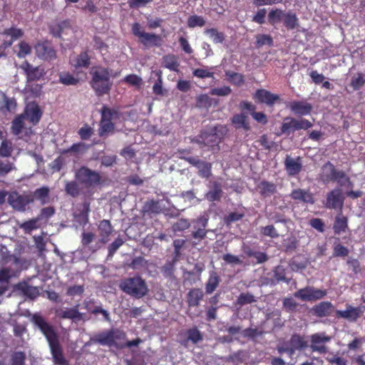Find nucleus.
I'll return each mask as SVG.
<instances>
[{
	"mask_svg": "<svg viewBox=\"0 0 365 365\" xmlns=\"http://www.w3.org/2000/svg\"><path fill=\"white\" fill-rule=\"evenodd\" d=\"M31 322L40 329L46 337L51 351L53 361L56 365H68L63 348L60 344L58 336L52 325L46 322L39 313H35L31 317Z\"/></svg>",
	"mask_w": 365,
	"mask_h": 365,
	"instance_id": "1",
	"label": "nucleus"
},
{
	"mask_svg": "<svg viewBox=\"0 0 365 365\" xmlns=\"http://www.w3.org/2000/svg\"><path fill=\"white\" fill-rule=\"evenodd\" d=\"M91 79L90 85L97 96L108 94L111 90L113 83L110 80L114 77L108 68L103 66H93L90 71Z\"/></svg>",
	"mask_w": 365,
	"mask_h": 365,
	"instance_id": "2",
	"label": "nucleus"
},
{
	"mask_svg": "<svg viewBox=\"0 0 365 365\" xmlns=\"http://www.w3.org/2000/svg\"><path fill=\"white\" fill-rule=\"evenodd\" d=\"M226 126L217 125L209 131H202L194 140L200 147L206 150H219V143L227 133Z\"/></svg>",
	"mask_w": 365,
	"mask_h": 365,
	"instance_id": "3",
	"label": "nucleus"
},
{
	"mask_svg": "<svg viewBox=\"0 0 365 365\" xmlns=\"http://www.w3.org/2000/svg\"><path fill=\"white\" fill-rule=\"evenodd\" d=\"M119 118L120 112L118 108L103 106L101 110L98 135L101 138H106L112 134L115 130V123L113 121Z\"/></svg>",
	"mask_w": 365,
	"mask_h": 365,
	"instance_id": "4",
	"label": "nucleus"
},
{
	"mask_svg": "<svg viewBox=\"0 0 365 365\" xmlns=\"http://www.w3.org/2000/svg\"><path fill=\"white\" fill-rule=\"evenodd\" d=\"M319 178L324 183L336 182L340 186L351 183L350 178L341 170H337L334 164L327 161L322 167Z\"/></svg>",
	"mask_w": 365,
	"mask_h": 365,
	"instance_id": "5",
	"label": "nucleus"
},
{
	"mask_svg": "<svg viewBox=\"0 0 365 365\" xmlns=\"http://www.w3.org/2000/svg\"><path fill=\"white\" fill-rule=\"evenodd\" d=\"M120 288L125 293L137 299L144 297L148 291L144 280L140 277H129L121 281Z\"/></svg>",
	"mask_w": 365,
	"mask_h": 365,
	"instance_id": "6",
	"label": "nucleus"
},
{
	"mask_svg": "<svg viewBox=\"0 0 365 365\" xmlns=\"http://www.w3.org/2000/svg\"><path fill=\"white\" fill-rule=\"evenodd\" d=\"M75 178L84 188H93L101 183V174L88 167H81L75 174Z\"/></svg>",
	"mask_w": 365,
	"mask_h": 365,
	"instance_id": "7",
	"label": "nucleus"
},
{
	"mask_svg": "<svg viewBox=\"0 0 365 365\" xmlns=\"http://www.w3.org/2000/svg\"><path fill=\"white\" fill-rule=\"evenodd\" d=\"M312 126L313 123L307 119L287 117L281 125V134L289 135L296 130H308Z\"/></svg>",
	"mask_w": 365,
	"mask_h": 365,
	"instance_id": "8",
	"label": "nucleus"
},
{
	"mask_svg": "<svg viewBox=\"0 0 365 365\" xmlns=\"http://www.w3.org/2000/svg\"><path fill=\"white\" fill-rule=\"evenodd\" d=\"M8 202L14 210L24 212L26 206L34 202V197L31 194L21 195L14 191L9 195Z\"/></svg>",
	"mask_w": 365,
	"mask_h": 365,
	"instance_id": "9",
	"label": "nucleus"
},
{
	"mask_svg": "<svg viewBox=\"0 0 365 365\" xmlns=\"http://www.w3.org/2000/svg\"><path fill=\"white\" fill-rule=\"evenodd\" d=\"M344 200L345 197L341 190L339 188H336L327 194L326 200L324 202V205L327 209L342 212Z\"/></svg>",
	"mask_w": 365,
	"mask_h": 365,
	"instance_id": "10",
	"label": "nucleus"
},
{
	"mask_svg": "<svg viewBox=\"0 0 365 365\" xmlns=\"http://www.w3.org/2000/svg\"><path fill=\"white\" fill-rule=\"evenodd\" d=\"M131 30L133 34L138 38L140 43L145 46L156 45L158 41V36L145 32L141 25L138 22L132 24Z\"/></svg>",
	"mask_w": 365,
	"mask_h": 365,
	"instance_id": "11",
	"label": "nucleus"
},
{
	"mask_svg": "<svg viewBox=\"0 0 365 365\" xmlns=\"http://www.w3.org/2000/svg\"><path fill=\"white\" fill-rule=\"evenodd\" d=\"M36 56L43 61H53L56 58V51L47 41L38 42L35 46Z\"/></svg>",
	"mask_w": 365,
	"mask_h": 365,
	"instance_id": "12",
	"label": "nucleus"
},
{
	"mask_svg": "<svg viewBox=\"0 0 365 365\" xmlns=\"http://www.w3.org/2000/svg\"><path fill=\"white\" fill-rule=\"evenodd\" d=\"M24 71L28 82L40 80L45 74L44 68L41 66L34 67L29 61H25L20 66Z\"/></svg>",
	"mask_w": 365,
	"mask_h": 365,
	"instance_id": "13",
	"label": "nucleus"
},
{
	"mask_svg": "<svg viewBox=\"0 0 365 365\" xmlns=\"http://www.w3.org/2000/svg\"><path fill=\"white\" fill-rule=\"evenodd\" d=\"M91 342L94 344L107 346L109 347L115 345L113 329L103 331L94 334L91 338Z\"/></svg>",
	"mask_w": 365,
	"mask_h": 365,
	"instance_id": "14",
	"label": "nucleus"
},
{
	"mask_svg": "<svg viewBox=\"0 0 365 365\" xmlns=\"http://www.w3.org/2000/svg\"><path fill=\"white\" fill-rule=\"evenodd\" d=\"M186 160L198 170V175L208 179L212 175V164L195 157H189Z\"/></svg>",
	"mask_w": 365,
	"mask_h": 365,
	"instance_id": "15",
	"label": "nucleus"
},
{
	"mask_svg": "<svg viewBox=\"0 0 365 365\" xmlns=\"http://www.w3.org/2000/svg\"><path fill=\"white\" fill-rule=\"evenodd\" d=\"M331 340V337L325 334H314L311 336L310 349L314 352L325 354L327 352V348L324 343Z\"/></svg>",
	"mask_w": 365,
	"mask_h": 365,
	"instance_id": "16",
	"label": "nucleus"
},
{
	"mask_svg": "<svg viewBox=\"0 0 365 365\" xmlns=\"http://www.w3.org/2000/svg\"><path fill=\"white\" fill-rule=\"evenodd\" d=\"M288 108L294 114L299 116L308 115L313 110L312 105L306 101H291Z\"/></svg>",
	"mask_w": 365,
	"mask_h": 365,
	"instance_id": "17",
	"label": "nucleus"
},
{
	"mask_svg": "<svg viewBox=\"0 0 365 365\" xmlns=\"http://www.w3.org/2000/svg\"><path fill=\"white\" fill-rule=\"evenodd\" d=\"M336 317L339 319H345L349 322H356L361 314V310L359 307H354L351 305L346 304L345 310H336Z\"/></svg>",
	"mask_w": 365,
	"mask_h": 365,
	"instance_id": "18",
	"label": "nucleus"
},
{
	"mask_svg": "<svg viewBox=\"0 0 365 365\" xmlns=\"http://www.w3.org/2000/svg\"><path fill=\"white\" fill-rule=\"evenodd\" d=\"M289 196L293 200L297 202L310 205H313L315 202L314 195L309 190L301 188L294 189L292 190Z\"/></svg>",
	"mask_w": 365,
	"mask_h": 365,
	"instance_id": "19",
	"label": "nucleus"
},
{
	"mask_svg": "<svg viewBox=\"0 0 365 365\" xmlns=\"http://www.w3.org/2000/svg\"><path fill=\"white\" fill-rule=\"evenodd\" d=\"M23 114H24L26 119L36 125L41 120L42 112L37 103H31L26 106Z\"/></svg>",
	"mask_w": 365,
	"mask_h": 365,
	"instance_id": "20",
	"label": "nucleus"
},
{
	"mask_svg": "<svg viewBox=\"0 0 365 365\" xmlns=\"http://www.w3.org/2000/svg\"><path fill=\"white\" fill-rule=\"evenodd\" d=\"M254 98L259 103H266L268 106H272L276 101L279 100L278 95L272 93L270 91L262 88L256 91Z\"/></svg>",
	"mask_w": 365,
	"mask_h": 365,
	"instance_id": "21",
	"label": "nucleus"
},
{
	"mask_svg": "<svg viewBox=\"0 0 365 365\" xmlns=\"http://www.w3.org/2000/svg\"><path fill=\"white\" fill-rule=\"evenodd\" d=\"M56 314L59 319L80 321L83 319V314L78 311V305L72 308L56 310Z\"/></svg>",
	"mask_w": 365,
	"mask_h": 365,
	"instance_id": "22",
	"label": "nucleus"
},
{
	"mask_svg": "<svg viewBox=\"0 0 365 365\" xmlns=\"http://www.w3.org/2000/svg\"><path fill=\"white\" fill-rule=\"evenodd\" d=\"M257 188L263 198L269 197L277 192V185L266 180H261L257 184Z\"/></svg>",
	"mask_w": 365,
	"mask_h": 365,
	"instance_id": "23",
	"label": "nucleus"
},
{
	"mask_svg": "<svg viewBox=\"0 0 365 365\" xmlns=\"http://www.w3.org/2000/svg\"><path fill=\"white\" fill-rule=\"evenodd\" d=\"M284 167L288 175L294 176L298 175L302 170V165L300 158L297 160L292 158L287 155L284 160Z\"/></svg>",
	"mask_w": 365,
	"mask_h": 365,
	"instance_id": "24",
	"label": "nucleus"
},
{
	"mask_svg": "<svg viewBox=\"0 0 365 365\" xmlns=\"http://www.w3.org/2000/svg\"><path fill=\"white\" fill-rule=\"evenodd\" d=\"M98 230L101 237L100 241L103 244L107 243L110 240V235L113 231L110 222L108 220H101L98 225Z\"/></svg>",
	"mask_w": 365,
	"mask_h": 365,
	"instance_id": "25",
	"label": "nucleus"
},
{
	"mask_svg": "<svg viewBox=\"0 0 365 365\" xmlns=\"http://www.w3.org/2000/svg\"><path fill=\"white\" fill-rule=\"evenodd\" d=\"M312 314L318 317H328L334 311V306L330 302H322L312 308Z\"/></svg>",
	"mask_w": 365,
	"mask_h": 365,
	"instance_id": "26",
	"label": "nucleus"
},
{
	"mask_svg": "<svg viewBox=\"0 0 365 365\" xmlns=\"http://www.w3.org/2000/svg\"><path fill=\"white\" fill-rule=\"evenodd\" d=\"M195 222L198 224L200 227H194L196 230L192 232V237L194 239L202 240L206 237L207 233V231L205 230V228L207 225L208 218L205 216H201L198 217Z\"/></svg>",
	"mask_w": 365,
	"mask_h": 365,
	"instance_id": "27",
	"label": "nucleus"
},
{
	"mask_svg": "<svg viewBox=\"0 0 365 365\" xmlns=\"http://www.w3.org/2000/svg\"><path fill=\"white\" fill-rule=\"evenodd\" d=\"M204 297V293L200 288H192L187 294V303L189 307H196Z\"/></svg>",
	"mask_w": 365,
	"mask_h": 365,
	"instance_id": "28",
	"label": "nucleus"
},
{
	"mask_svg": "<svg viewBox=\"0 0 365 365\" xmlns=\"http://www.w3.org/2000/svg\"><path fill=\"white\" fill-rule=\"evenodd\" d=\"M231 122L235 129L242 128L245 131H249L251 129L248 117L244 113L234 115L231 118Z\"/></svg>",
	"mask_w": 365,
	"mask_h": 365,
	"instance_id": "29",
	"label": "nucleus"
},
{
	"mask_svg": "<svg viewBox=\"0 0 365 365\" xmlns=\"http://www.w3.org/2000/svg\"><path fill=\"white\" fill-rule=\"evenodd\" d=\"M71 27L69 20H63L54 23L49 26L50 34L56 38H61L64 30L71 29Z\"/></svg>",
	"mask_w": 365,
	"mask_h": 365,
	"instance_id": "30",
	"label": "nucleus"
},
{
	"mask_svg": "<svg viewBox=\"0 0 365 365\" xmlns=\"http://www.w3.org/2000/svg\"><path fill=\"white\" fill-rule=\"evenodd\" d=\"M348 228V218L342 215L340 212L334 220L333 230L335 235H340L341 232H345Z\"/></svg>",
	"mask_w": 365,
	"mask_h": 365,
	"instance_id": "31",
	"label": "nucleus"
},
{
	"mask_svg": "<svg viewBox=\"0 0 365 365\" xmlns=\"http://www.w3.org/2000/svg\"><path fill=\"white\" fill-rule=\"evenodd\" d=\"M90 202L85 201L82 204V209L79 210L78 213L74 215V219L80 225L84 226L88 222Z\"/></svg>",
	"mask_w": 365,
	"mask_h": 365,
	"instance_id": "32",
	"label": "nucleus"
},
{
	"mask_svg": "<svg viewBox=\"0 0 365 365\" xmlns=\"http://www.w3.org/2000/svg\"><path fill=\"white\" fill-rule=\"evenodd\" d=\"M91 64V58L87 51H82L71 61V65L76 69L87 68Z\"/></svg>",
	"mask_w": 365,
	"mask_h": 365,
	"instance_id": "33",
	"label": "nucleus"
},
{
	"mask_svg": "<svg viewBox=\"0 0 365 365\" xmlns=\"http://www.w3.org/2000/svg\"><path fill=\"white\" fill-rule=\"evenodd\" d=\"M289 343L294 353L297 350L301 351L308 346L307 341L304 337L297 334H294L291 336Z\"/></svg>",
	"mask_w": 365,
	"mask_h": 365,
	"instance_id": "34",
	"label": "nucleus"
},
{
	"mask_svg": "<svg viewBox=\"0 0 365 365\" xmlns=\"http://www.w3.org/2000/svg\"><path fill=\"white\" fill-rule=\"evenodd\" d=\"M220 279L216 272L212 271L205 284V293L212 294L219 286Z\"/></svg>",
	"mask_w": 365,
	"mask_h": 365,
	"instance_id": "35",
	"label": "nucleus"
},
{
	"mask_svg": "<svg viewBox=\"0 0 365 365\" xmlns=\"http://www.w3.org/2000/svg\"><path fill=\"white\" fill-rule=\"evenodd\" d=\"M50 190L48 187L43 186L37 188L32 195L34 201L39 200L41 205H45L49 202Z\"/></svg>",
	"mask_w": 365,
	"mask_h": 365,
	"instance_id": "36",
	"label": "nucleus"
},
{
	"mask_svg": "<svg viewBox=\"0 0 365 365\" xmlns=\"http://www.w3.org/2000/svg\"><path fill=\"white\" fill-rule=\"evenodd\" d=\"M222 195V190L220 183L215 182L213 190L205 194V198L210 202L220 201Z\"/></svg>",
	"mask_w": 365,
	"mask_h": 365,
	"instance_id": "37",
	"label": "nucleus"
},
{
	"mask_svg": "<svg viewBox=\"0 0 365 365\" xmlns=\"http://www.w3.org/2000/svg\"><path fill=\"white\" fill-rule=\"evenodd\" d=\"M257 302V298L250 292H242L237 297L235 302L236 307H242V306L248 304L255 303Z\"/></svg>",
	"mask_w": 365,
	"mask_h": 365,
	"instance_id": "38",
	"label": "nucleus"
},
{
	"mask_svg": "<svg viewBox=\"0 0 365 365\" xmlns=\"http://www.w3.org/2000/svg\"><path fill=\"white\" fill-rule=\"evenodd\" d=\"M25 119L24 114H19L12 120L11 129L14 135H18L22 132Z\"/></svg>",
	"mask_w": 365,
	"mask_h": 365,
	"instance_id": "39",
	"label": "nucleus"
},
{
	"mask_svg": "<svg viewBox=\"0 0 365 365\" xmlns=\"http://www.w3.org/2000/svg\"><path fill=\"white\" fill-rule=\"evenodd\" d=\"M163 65L170 71L178 72L180 63L178 57L174 54H169L163 57Z\"/></svg>",
	"mask_w": 365,
	"mask_h": 365,
	"instance_id": "40",
	"label": "nucleus"
},
{
	"mask_svg": "<svg viewBox=\"0 0 365 365\" xmlns=\"http://www.w3.org/2000/svg\"><path fill=\"white\" fill-rule=\"evenodd\" d=\"M89 148V145H86L85 143L79 142L77 143H73L70 148L63 150L61 152L62 154H84L87 152Z\"/></svg>",
	"mask_w": 365,
	"mask_h": 365,
	"instance_id": "41",
	"label": "nucleus"
},
{
	"mask_svg": "<svg viewBox=\"0 0 365 365\" xmlns=\"http://www.w3.org/2000/svg\"><path fill=\"white\" fill-rule=\"evenodd\" d=\"M187 339L185 341H191L192 344H196L202 341V334L197 327L188 329L186 331Z\"/></svg>",
	"mask_w": 365,
	"mask_h": 365,
	"instance_id": "42",
	"label": "nucleus"
},
{
	"mask_svg": "<svg viewBox=\"0 0 365 365\" xmlns=\"http://www.w3.org/2000/svg\"><path fill=\"white\" fill-rule=\"evenodd\" d=\"M225 76L230 82L236 86L240 87L245 83V76L242 73L227 71L225 72Z\"/></svg>",
	"mask_w": 365,
	"mask_h": 365,
	"instance_id": "43",
	"label": "nucleus"
},
{
	"mask_svg": "<svg viewBox=\"0 0 365 365\" xmlns=\"http://www.w3.org/2000/svg\"><path fill=\"white\" fill-rule=\"evenodd\" d=\"M205 34L209 36L210 38L212 39L213 43H221L225 39V36L224 33L219 32L216 29L211 28L207 29L205 31Z\"/></svg>",
	"mask_w": 365,
	"mask_h": 365,
	"instance_id": "44",
	"label": "nucleus"
},
{
	"mask_svg": "<svg viewBox=\"0 0 365 365\" xmlns=\"http://www.w3.org/2000/svg\"><path fill=\"white\" fill-rule=\"evenodd\" d=\"M2 34L10 36V39L14 42L24 36V31L21 29L11 26V28L5 29L3 31Z\"/></svg>",
	"mask_w": 365,
	"mask_h": 365,
	"instance_id": "45",
	"label": "nucleus"
},
{
	"mask_svg": "<svg viewBox=\"0 0 365 365\" xmlns=\"http://www.w3.org/2000/svg\"><path fill=\"white\" fill-rule=\"evenodd\" d=\"M205 19L202 16L191 15L187 18V25L189 28L202 27L205 25Z\"/></svg>",
	"mask_w": 365,
	"mask_h": 365,
	"instance_id": "46",
	"label": "nucleus"
},
{
	"mask_svg": "<svg viewBox=\"0 0 365 365\" xmlns=\"http://www.w3.org/2000/svg\"><path fill=\"white\" fill-rule=\"evenodd\" d=\"M21 290L26 297L32 300L36 299L40 294L38 287L30 286L27 284L23 285L21 287Z\"/></svg>",
	"mask_w": 365,
	"mask_h": 365,
	"instance_id": "47",
	"label": "nucleus"
},
{
	"mask_svg": "<svg viewBox=\"0 0 365 365\" xmlns=\"http://www.w3.org/2000/svg\"><path fill=\"white\" fill-rule=\"evenodd\" d=\"M14 150L11 141L4 139L0 145V156L2 158H9L11 155Z\"/></svg>",
	"mask_w": 365,
	"mask_h": 365,
	"instance_id": "48",
	"label": "nucleus"
},
{
	"mask_svg": "<svg viewBox=\"0 0 365 365\" xmlns=\"http://www.w3.org/2000/svg\"><path fill=\"white\" fill-rule=\"evenodd\" d=\"M40 220L38 217L32 218L29 220L25 221L20 225V227L24 230V231L26 233H30L31 231L34 230H37L39 228L40 225H38V222Z\"/></svg>",
	"mask_w": 365,
	"mask_h": 365,
	"instance_id": "49",
	"label": "nucleus"
},
{
	"mask_svg": "<svg viewBox=\"0 0 365 365\" xmlns=\"http://www.w3.org/2000/svg\"><path fill=\"white\" fill-rule=\"evenodd\" d=\"M350 86L354 91H358L365 85V75L361 72L354 76L350 82Z\"/></svg>",
	"mask_w": 365,
	"mask_h": 365,
	"instance_id": "50",
	"label": "nucleus"
},
{
	"mask_svg": "<svg viewBox=\"0 0 365 365\" xmlns=\"http://www.w3.org/2000/svg\"><path fill=\"white\" fill-rule=\"evenodd\" d=\"M79 183L76 181H70L66 182L65 186V190L66 193L73 197H76L80 194Z\"/></svg>",
	"mask_w": 365,
	"mask_h": 365,
	"instance_id": "51",
	"label": "nucleus"
},
{
	"mask_svg": "<svg viewBox=\"0 0 365 365\" xmlns=\"http://www.w3.org/2000/svg\"><path fill=\"white\" fill-rule=\"evenodd\" d=\"M255 45L258 48L262 47L264 45L272 46L273 45V39L270 35L258 34L256 36Z\"/></svg>",
	"mask_w": 365,
	"mask_h": 365,
	"instance_id": "52",
	"label": "nucleus"
},
{
	"mask_svg": "<svg viewBox=\"0 0 365 365\" xmlns=\"http://www.w3.org/2000/svg\"><path fill=\"white\" fill-rule=\"evenodd\" d=\"M26 359L25 352L21 351H14L11 355V365H25Z\"/></svg>",
	"mask_w": 365,
	"mask_h": 365,
	"instance_id": "53",
	"label": "nucleus"
},
{
	"mask_svg": "<svg viewBox=\"0 0 365 365\" xmlns=\"http://www.w3.org/2000/svg\"><path fill=\"white\" fill-rule=\"evenodd\" d=\"M212 103V100L207 94H201L196 98V106L199 108H209Z\"/></svg>",
	"mask_w": 365,
	"mask_h": 365,
	"instance_id": "54",
	"label": "nucleus"
},
{
	"mask_svg": "<svg viewBox=\"0 0 365 365\" xmlns=\"http://www.w3.org/2000/svg\"><path fill=\"white\" fill-rule=\"evenodd\" d=\"M284 25L287 29H294L297 24V18L295 14L287 13L284 15Z\"/></svg>",
	"mask_w": 365,
	"mask_h": 365,
	"instance_id": "55",
	"label": "nucleus"
},
{
	"mask_svg": "<svg viewBox=\"0 0 365 365\" xmlns=\"http://www.w3.org/2000/svg\"><path fill=\"white\" fill-rule=\"evenodd\" d=\"M349 254V249L340 243H335L333 247V256L336 257H345Z\"/></svg>",
	"mask_w": 365,
	"mask_h": 365,
	"instance_id": "56",
	"label": "nucleus"
},
{
	"mask_svg": "<svg viewBox=\"0 0 365 365\" xmlns=\"http://www.w3.org/2000/svg\"><path fill=\"white\" fill-rule=\"evenodd\" d=\"M19 46V51L17 53V56L20 58H25L26 56L31 54V47L30 45L24 41H21L18 44Z\"/></svg>",
	"mask_w": 365,
	"mask_h": 365,
	"instance_id": "57",
	"label": "nucleus"
},
{
	"mask_svg": "<svg viewBox=\"0 0 365 365\" xmlns=\"http://www.w3.org/2000/svg\"><path fill=\"white\" fill-rule=\"evenodd\" d=\"M59 81L67 86L76 85L78 83V78H76L69 73H63L60 74Z\"/></svg>",
	"mask_w": 365,
	"mask_h": 365,
	"instance_id": "58",
	"label": "nucleus"
},
{
	"mask_svg": "<svg viewBox=\"0 0 365 365\" xmlns=\"http://www.w3.org/2000/svg\"><path fill=\"white\" fill-rule=\"evenodd\" d=\"M284 15V12L280 9L270 11L268 14V20L269 24L274 25L275 23L281 21Z\"/></svg>",
	"mask_w": 365,
	"mask_h": 365,
	"instance_id": "59",
	"label": "nucleus"
},
{
	"mask_svg": "<svg viewBox=\"0 0 365 365\" xmlns=\"http://www.w3.org/2000/svg\"><path fill=\"white\" fill-rule=\"evenodd\" d=\"M244 216H245L244 212H232L225 216L224 221H225V224L230 225L232 222H237V221L242 220L244 217Z\"/></svg>",
	"mask_w": 365,
	"mask_h": 365,
	"instance_id": "60",
	"label": "nucleus"
},
{
	"mask_svg": "<svg viewBox=\"0 0 365 365\" xmlns=\"http://www.w3.org/2000/svg\"><path fill=\"white\" fill-rule=\"evenodd\" d=\"M232 93V89L230 86H224L220 88H211L210 93L212 96H227Z\"/></svg>",
	"mask_w": 365,
	"mask_h": 365,
	"instance_id": "61",
	"label": "nucleus"
},
{
	"mask_svg": "<svg viewBox=\"0 0 365 365\" xmlns=\"http://www.w3.org/2000/svg\"><path fill=\"white\" fill-rule=\"evenodd\" d=\"M365 342L364 337H355L347 344L349 351H358L361 349L362 344Z\"/></svg>",
	"mask_w": 365,
	"mask_h": 365,
	"instance_id": "62",
	"label": "nucleus"
},
{
	"mask_svg": "<svg viewBox=\"0 0 365 365\" xmlns=\"http://www.w3.org/2000/svg\"><path fill=\"white\" fill-rule=\"evenodd\" d=\"M93 133V128L87 124L81 127L78 131V134L83 140H88L92 136Z\"/></svg>",
	"mask_w": 365,
	"mask_h": 365,
	"instance_id": "63",
	"label": "nucleus"
},
{
	"mask_svg": "<svg viewBox=\"0 0 365 365\" xmlns=\"http://www.w3.org/2000/svg\"><path fill=\"white\" fill-rule=\"evenodd\" d=\"M85 291L83 285H73L66 290V295L70 297L81 296Z\"/></svg>",
	"mask_w": 365,
	"mask_h": 365,
	"instance_id": "64",
	"label": "nucleus"
}]
</instances>
